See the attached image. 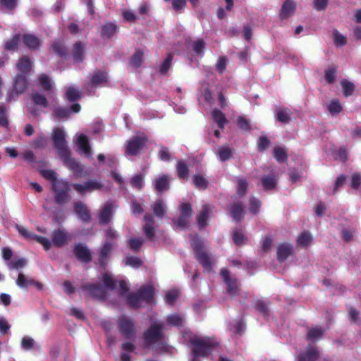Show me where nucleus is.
<instances>
[{"label": "nucleus", "mask_w": 361, "mask_h": 361, "mask_svg": "<svg viewBox=\"0 0 361 361\" xmlns=\"http://www.w3.org/2000/svg\"><path fill=\"white\" fill-rule=\"evenodd\" d=\"M114 204L111 202L105 203L99 214V221L100 224H108L113 216Z\"/></svg>", "instance_id": "13"}, {"label": "nucleus", "mask_w": 361, "mask_h": 361, "mask_svg": "<svg viewBox=\"0 0 361 361\" xmlns=\"http://www.w3.org/2000/svg\"><path fill=\"white\" fill-rule=\"evenodd\" d=\"M102 281L105 286L109 289L119 288V294L125 298L128 303L132 307H139L142 301L150 302L154 295V288L148 285L141 288L137 294L128 295L127 285L125 281H117L114 280L111 275L104 274L102 276Z\"/></svg>", "instance_id": "1"}, {"label": "nucleus", "mask_w": 361, "mask_h": 361, "mask_svg": "<svg viewBox=\"0 0 361 361\" xmlns=\"http://www.w3.org/2000/svg\"><path fill=\"white\" fill-rule=\"evenodd\" d=\"M145 144L143 137H135L127 142L126 153L128 155H137Z\"/></svg>", "instance_id": "11"}, {"label": "nucleus", "mask_w": 361, "mask_h": 361, "mask_svg": "<svg viewBox=\"0 0 361 361\" xmlns=\"http://www.w3.org/2000/svg\"><path fill=\"white\" fill-rule=\"evenodd\" d=\"M53 243L58 247H61L66 244L68 241V234L61 230L54 231L52 233Z\"/></svg>", "instance_id": "19"}, {"label": "nucleus", "mask_w": 361, "mask_h": 361, "mask_svg": "<svg viewBox=\"0 0 361 361\" xmlns=\"http://www.w3.org/2000/svg\"><path fill=\"white\" fill-rule=\"evenodd\" d=\"M65 95L67 100L69 102H73L80 98L81 93L78 90L70 86L66 88Z\"/></svg>", "instance_id": "33"}, {"label": "nucleus", "mask_w": 361, "mask_h": 361, "mask_svg": "<svg viewBox=\"0 0 361 361\" xmlns=\"http://www.w3.org/2000/svg\"><path fill=\"white\" fill-rule=\"evenodd\" d=\"M169 188V177L164 175L155 180V188L157 190L162 192Z\"/></svg>", "instance_id": "26"}, {"label": "nucleus", "mask_w": 361, "mask_h": 361, "mask_svg": "<svg viewBox=\"0 0 361 361\" xmlns=\"http://www.w3.org/2000/svg\"><path fill=\"white\" fill-rule=\"evenodd\" d=\"M323 334L324 330L320 328H311L308 330L307 337L310 340L315 341L319 339Z\"/></svg>", "instance_id": "45"}, {"label": "nucleus", "mask_w": 361, "mask_h": 361, "mask_svg": "<svg viewBox=\"0 0 361 361\" xmlns=\"http://www.w3.org/2000/svg\"><path fill=\"white\" fill-rule=\"evenodd\" d=\"M116 31V27L114 23H108L102 28V35L104 37H111Z\"/></svg>", "instance_id": "37"}, {"label": "nucleus", "mask_w": 361, "mask_h": 361, "mask_svg": "<svg viewBox=\"0 0 361 361\" xmlns=\"http://www.w3.org/2000/svg\"><path fill=\"white\" fill-rule=\"evenodd\" d=\"M76 257L82 262H87L91 259L90 250L82 245H78L75 247Z\"/></svg>", "instance_id": "22"}, {"label": "nucleus", "mask_w": 361, "mask_h": 361, "mask_svg": "<svg viewBox=\"0 0 361 361\" xmlns=\"http://www.w3.org/2000/svg\"><path fill=\"white\" fill-rule=\"evenodd\" d=\"M32 99L35 104H36L37 105L41 106L42 107H47L48 106V102L47 100V98L41 94H33Z\"/></svg>", "instance_id": "50"}, {"label": "nucleus", "mask_w": 361, "mask_h": 361, "mask_svg": "<svg viewBox=\"0 0 361 361\" xmlns=\"http://www.w3.org/2000/svg\"><path fill=\"white\" fill-rule=\"evenodd\" d=\"M192 212V207L190 204H181L180 216L175 222L176 226L180 229L187 228L190 224Z\"/></svg>", "instance_id": "9"}, {"label": "nucleus", "mask_w": 361, "mask_h": 361, "mask_svg": "<svg viewBox=\"0 0 361 361\" xmlns=\"http://www.w3.org/2000/svg\"><path fill=\"white\" fill-rule=\"evenodd\" d=\"M52 139L65 165L72 171L75 178L82 177L83 176L82 169L70 155V152L65 140L64 131L59 128L54 129L53 131Z\"/></svg>", "instance_id": "2"}, {"label": "nucleus", "mask_w": 361, "mask_h": 361, "mask_svg": "<svg viewBox=\"0 0 361 361\" xmlns=\"http://www.w3.org/2000/svg\"><path fill=\"white\" fill-rule=\"evenodd\" d=\"M190 342L192 345V354L194 358L199 356H207L218 345V341L212 338L201 337L193 335L190 338Z\"/></svg>", "instance_id": "3"}, {"label": "nucleus", "mask_w": 361, "mask_h": 361, "mask_svg": "<svg viewBox=\"0 0 361 361\" xmlns=\"http://www.w3.org/2000/svg\"><path fill=\"white\" fill-rule=\"evenodd\" d=\"M293 253V247L288 243H281L277 247V257L281 262H283Z\"/></svg>", "instance_id": "17"}, {"label": "nucleus", "mask_w": 361, "mask_h": 361, "mask_svg": "<svg viewBox=\"0 0 361 361\" xmlns=\"http://www.w3.org/2000/svg\"><path fill=\"white\" fill-rule=\"evenodd\" d=\"M218 155L219 159L222 161H226L231 157L232 151L228 147H221L219 149Z\"/></svg>", "instance_id": "49"}, {"label": "nucleus", "mask_w": 361, "mask_h": 361, "mask_svg": "<svg viewBox=\"0 0 361 361\" xmlns=\"http://www.w3.org/2000/svg\"><path fill=\"white\" fill-rule=\"evenodd\" d=\"M204 45L205 43L202 39L195 41L192 44L194 51L197 54H200L203 51Z\"/></svg>", "instance_id": "64"}, {"label": "nucleus", "mask_w": 361, "mask_h": 361, "mask_svg": "<svg viewBox=\"0 0 361 361\" xmlns=\"http://www.w3.org/2000/svg\"><path fill=\"white\" fill-rule=\"evenodd\" d=\"M341 85L345 97L350 96L353 93L355 85L353 82L344 79L341 81Z\"/></svg>", "instance_id": "39"}, {"label": "nucleus", "mask_w": 361, "mask_h": 361, "mask_svg": "<svg viewBox=\"0 0 361 361\" xmlns=\"http://www.w3.org/2000/svg\"><path fill=\"white\" fill-rule=\"evenodd\" d=\"M318 357V352L317 350L311 347L307 349V352L304 354H302L300 356V361H314Z\"/></svg>", "instance_id": "32"}, {"label": "nucleus", "mask_w": 361, "mask_h": 361, "mask_svg": "<svg viewBox=\"0 0 361 361\" xmlns=\"http://www.w3.org/2000/svg\"><path fill=\"white\" fill-rule=\"evenodd\" d=\"M143 52L137 51L131 57L130 66L133 68H137L141 66L143 59Z\"/></svg>", "instance_id": "43"}, {"label": "nucleus", "mask_w": 361, "mask_h": 361, "mask_svg": "<svg viewBox=\"0 0 361 361\" xmlns=\"http://www.w3.org/2000/svg\"><path fill=\"white\" fill-rule=\"evenodd\" d=\"M212 116L214 121L218 124L220 128L224 127L225 123L227 122L224 114L219 111L214 109L212 111Z\"/></svg>", "instance_id": "34"}, {"label": "nucleus", "mask_w": 361, "mask_h": 361, "mask_svg": "<svg viewBox=\"0 0 361 361\" xmlns=\"http://www.w3.org/2000/svg\"><path fill=\"white\" fill-rule=\"evenodd\" d=\"M74 211L79 218L84 222H89L91 219L90 212L87 205L82 202H76L73 204Z\"/></svg>", "instance_id": "12"}, {"label": "nucleus", "mask_w": 361, "mask_h": 361, "mask_svg": "<svg viewBox=\"0 0 361 361\" xmlns=\"http://www.w3.org/2000/svg\"><path fill=\"white\" fill-rule=\"evenodd\" d=\"M125 263L126 265H129L132 267L137 268L141 265L142 261L139 258L135 257H127L126 258Z\"/></svg>", "instance_id": "57"}, {"label": "nucleus", "mask_w": 361, "mask_h": 361, "mask_svg": "<svg viewBox=\"0 0 361 361\" xmlns=\"http://www.w3.org/2000/svg\"><path fill=\"white\" fill-rule=\"evenodd\" d=\"M212 211L210 205H204L197 216V223L200 228H203L207 225V220L209 217V214Z\"/></svg>", "instance_id": "20"}, {"label": "nucleus", "mask_w": 361, "mask_h": 361, "mask_svg": "<svg viewBox=\"0 0 361 361\" xmlns=\"http://www.w3.org/2000/svg\"><path fill=\"white\" fill-rule=\"evenodd\" d=\"M327 109L331 114L334 115L340 113L343 107L338 100L333 99L328 104Z\"/></svg>", "instance_id": "40"}, {"label": "nucleus", "mask_w": 361, "mask_h": 361, "mask_svg": "<svg viewBox=\"0 0 361 361\" xmlns=\"http://www.w3.org/2000/svg\"><path fill=\"white\" fill-rule=\"evenodd\" d=\"M312 236L308 232L302 233L297 239V243L299 246H307L311 243Z\"/></svg>", "instance_id": "42"}, {"label": "nucleus", "mask_w": 361, "mask_h": 361, "mask_svg": "<svg viewBox=\"0 0 361 361\" xmlns=\"http://www.w3.org/2000/svg\"><path fill=\"white\" fill-rule=\"evenodd\" d=\"M167 322L170 324L176 326H179L183 324V319L180 316L176 314H172L169 316L167 318Z\"/></svg>", "instance_id": "59"}, {"label": "nucleus", "mask_w": 361, "mask_h": 361, "mask_svg": "<svg viewBox=\"0 0 361 361\" xmlns=\"http://www.w3.org/2000/svg\"><path fill=\"white\" fill-rule=\"evenodd\" d=\"M111 245L106 242L104 245L103 247L100 250L99 252V261L101 264L104 263L105 259L107 257V256L109 255L111 250Z\"/></svg>", "instance_id": "48"}, {"label": "nucleus", "mask_w": 361, "mask_h": 361, "mask_svg": "<svg viewBox=\"0 0 361 361\" xmlns=\"http://www.w3.org/2000/svg\"><path fill=\"white\" fill-rule=\"evenodd\" d=\"M152 209L156 216L158 217H162L165 212V207L162 200L157 201L152 205Z\"/></svg>", "instance_id": "47"}, {"label": "nucleus", "mask_w": 361, "mask_h": 361, "mask_svg": "<svg viewBox=\"0 0 361 361\" xmlns=\"http://www.w3.org/2000/svg\"><path fill=\"white\" fill-rule=\"evenodd\" d=\"M221 275L227 284L228 293L232 295L236 294L238 285L235 279L230 278L229 271L227 269H222L221 271Z\"/></svg>", "instance_id": "16"}, {"label": "nucleus", "mask_w": 361, "mask_h": 361, "mask_svg": "<svg viewBox=\"0 0 361 361\" xmlns=\"http://www.w3.org/2000/svg\"><path fill=\"white\" fill-rule=\"evenodd\" d=\"M16 228L20 233L21 236L26 238L28 240L37 241L39 244H41L45 250H49L51 247L50 240L44 237L39 236L35 235V233L30 232L26 228L20 225H16Z\"/></svg>", "instance_id": "8"}, {"label": "nucleus", "mask_w": 361, "mask_h": 361, "mask_svg": "<svg viewBox=\"0 0 361 361\" xmlns=\"http://www.w3.org/2000/svg\"><path fill=\"white\" fill-rule=\"evenodd\" d=\"M8 125V118L6 110L3 105H0V126L7 127Z\"/></svg>", "instance_id": "53"}, {"label": "nucleus", "mask_w": 361, "mask_h": 361, "mask_svg": "<svg viewBox=\"0 0 361 361\" xmlns=\"http://www.w3.org/2000/svg\"><path fill=\"white\" fill-rule=\"evenodd\" d=\"M84 290L88 296L97 298H102L104 297V289L101 286L94 284H88L84 286Z\"/></svg>", "instance_id": "15"}, {"label": "nucleus", "mask_w": 361, "mask_h": 361, "mask_svg": "<svg viewBox=\"0 0 361 361\" xmlns=\"http://www.w3.org/2000/svg\"><path fill=\"white\" fill-rule=\"evenodd\" d=\"M54 114L58 118H65L69 116L70 110L65 108H56L54 109Z\"/></svg>", "instance_id": "56"}, {"label": "nucleus", "mask_w": 361, "mask_h": 361, "mask_svg": "<svg viewBox=\"0 0 361 361\" xmlns=\"http://www.w3.org/2000/svg\"><path fill=\"white\" fill-rule=\"evenodd\" d=\"M171 61H172V55L169 54L166 59L164 60L163 63L160 66V72L161 73H166L171 66Z\"/></svg>", "instance_id": "61"}, {"label": "nucleus", "mask_w": 361, "mask_h": 361, "mask_svg": "<svg viewBox=\"0 0 361 361\" xmlns=\"http://www.w3.org/2000/svg\"><path fill=\"white\" fill-rule=\"evenodd\" d=\"M52 189L55 192L54 201L56 204H63L71 200L68 195L71 187L68 181L60 180L54 184Z\"/></svg>", "instance_id": "6"}, {"label": "nucleus", "mask_w": 361, "mask_h": 361, "mask_svg": "<svg viewBox=\"0 0 361 361\" xmlns=\"http://www.w3.org/2000/svg\"><path fill=\"white\" fill-rule=\"evenodd\" d=\"M145 225L143 227L145 235L150 240H154V228L153 218L149 215L145 216Z\"/></svg>", "instance_id": "21"}, {"label": "nucleus", "mask_w": 361, "mask_h": 361, "mask_svg": "<svg viewBox=\"0 0 361 361\" xmlns=\"http://www.w3.org/2000/svg\"><path fill=\"white\" fill-rule=\"evenodd\" d=\"M336 72V68L334 66H329L326 68L324 72V78L326 82L331 84L335 81Z\"/></svg>", "instance_id": "38"}, {"label": "nucleus", "mask_w": 361, "mask_h": 361, "mask_svg": "<svg viewBox=\"0 0 361 361\" xmlns=\"http://www.w3.org/2000/svg\"><path fill=\"white\" fill-rule=\"evenodd\" d=\"M23 41L25 44L30 49H36L41 44L40 40L32 35H25Z\"/></svg>", "instance_id": "27"}, {"label": "nucleus", "mask_w": 361, "mask_h": 361, "mask_svg": "<svg viewBox=\"0 0 361 361\" xmlns=\"http://www.w3.org/2000/svg\"><path fill=\"white\" fill-rule=\"evenodd\" d=\"M39 84L45 91L48 92H51L54 87L51 79L45 74H41L39 76Z\"/></svg>", "instance_id": "30"}, {"label": "nucleus", "mask_w": 361, "mask_h": 361, "mask_svg": "<svg viewBox=\"0 0 361 361\" xmlns=\"http://www.w3.org/2000/svg\"><path fill=\"white\" fill-rule=\"evenodd\" d=\"M191 245L195 251V257L202 265L207 272L212 270V265L215 262L214 259L210 258L202 250V243L197 237L190 238Z\"/></svg>", "instance_id": "4"}, {"label": "nucleus", "mask_w": 361, "mask_h": 361, "mask_svg": "<svg viewBox=\"0 0 361 361\" xmlns=\"http://www.w3.org/2000/svg\"><path fill=\"white\" fill-rule=\"evenodd\" d=\"M334 42L338 46H343L346 44V38L337 30L333 32Z\"/></svg>", "instance_id": "55"}, {"label": "nucleus", "mask_w": 361, "mask_h": 361, "mask_svg": "<svg viewBox=\"0 0 361 361\" xmlns=\"http://www.w3.org/2000/svg\"><path fill=\"white\" fill-rule=\"evenodd\" d=\"M72 186L80 195H85L101 189L102 185L96 180H89L84 183H73Z\"/></svg>", "instance_id": "10"}, {"label": "nucleus", "mask_w": 361, "mask_h": 361, "mask_svg": "<svg viewBox=\"0 0 361 361\" xmlns=\"http://www.w3.org/2000/svg\"><path fill=\"white\" fill-rule=\"evenodd\" d=\"M274 157L279 162H283L287 159L286 150L280 147H276L274 149Z\"/></svg>", "instance_id": "44"}, {"label": "nucleus", "mask_w": 361, "mask_h": 361, "mask_svg": "<svg viewBox=\"0 0 361 361\" xmlns=\"http://www.w3.org/2000/svg\"><path fill=\"white\" fill-rule=\"evenodd\" d=\"M76 142L81 153L87 157H91V147L87 137L83 134H80L77 135Z\"/></svg>", "instance_id": "14"}, {"label": "nucleus", "mask_w": 361, "mask_h": 361, "mask_svg": "<svg viewBox=\"0 0 361 361\" xmlns=\"http://www.w3.org/2000/svg\"><path fill=\"white\" fill-rule=\"evenodd\" d=\"M193 183L199 188L207 187V180L201 176L196 175L193 177Z\"/></svg>", "instance_id": "63"}, {"label": "nucleus", "mask_w": 361, "mask_h": 361, "mask_svg": "<svg viewBox=\"0 0 361 361\" xmlns=\"http://www.w3.org/2000/svg\"><path fill=\"white\" fill-rule=\"evenodd\" d=\"M179 292L177 290H171L166 294V302L169 304H172L176 299L178 297Z\"/></svg>", "instance_id": "58"}, {"label": "nucleus", "mask_w": 361, "mask_h": 361, "mask_svg": "<svg viewBox=\"0 0 361 361\" xmlns=\"http://www.w3.org/2000/svg\"><path fill=\"white\" fill-rule=\"evenodd\" d=\"M164 325L161 322H155L144 333V343L146 346L154 344L163 339Z\"/></svg>", "instance_id": "5"}, {"label": "nucleus", "mask_w": 361, "mask_h": 361, "mask_svg": "<svg viewBox=\"0 0 361 361\" xmlns=\"http://www.w3.org/2000/svg\"><path fill=\"white\" fill-rule=\"evenodd\" d=\"M35 281L25 274L20 273L16 280V284L20 288H27L28 286L34 283Z\"/></svg>", "instance_id": "35"}, {"label": "nucleus", "mask_w": 361, "mask_h": 361, "mask_svg": "<svg viewBox=\"0 0 361 361\" xmlns=\"http://www.w3.org/2000/svg\"><path fill=\"white\" fill-rule=\"evenodd\" d=\"M20 41V35H15L11 39L7 41L5 44V48L7 50H15L17 48Z\"/></svg>", "instance_id": "51"}, {"label": "nucleus", "mask_w": 361, "mask_h": 361, "mask_svg": "<svg viewBox=\"0 0 361 361\" xmlns=\"http://www.w3.org/2000/svg\"><path fill=\"white\" fill-rule=\"evenodd\" d=\"M17 68L19 73L26 74L29 73L31 69V62L29 59L25 56L20 59L18 62L16 63Z\"/></svg>", "instance_id": "25"}, {"label": "nucleus", "mask_w": 361, "mask_h": 361, "mask_svg": "<svg viewBox=\"0 0 361 361\" xmlns=\"http://www.w3.org/2000/svg\"><path fill=\"white\" fill-rule=\"evenodd\" d=\"M290 115L291 112L287 108L278 107L276 109V118L281 123H288L290 120Z\"/></svg>", "instance_id": "24"}, {"label": "nucleus", "mask_w": 361, "mask_h": 361, "mask_svg": "<svg viewBox=\"0 0 361 361\" xmlns=\"http://www.w3.org/2000/svg\"><path fill=\"white\" fill-rule=\"evenodd\" d=\"M261 183L264 190H272L276 185L277 179L274 176H264Z\"/></svg>", "instance_id": "28"}, {"label": "nucleus", "mask_w": 361, "mask_h": 361, "mask_svg": "<svg viewBox=\"0 0 361 361\" xmlns=\"http://www.w3.org/2000/svg\"><path fill=\"white\" fill-rule=\"evenodd\" d=\"M178 174L180 178H185L188 176V168L185 164L182 161H178L177 164Z\"/></svg>", "instance_id": "60"}, {"label": "nucleus", "mask_w": 361, "mask_h": 361, "mask_svg": "<svg viewBox=\"0 0 361 361\" xmlns=\"http://www.w3.org/2000/svg\"><path fill=\"white\" fill-rule=\"evenodd\" d=\"M143 240L140 238H131L129 240V246L133 250H138L142 245Z\"/></svg>", "instance_id": "62"}, {"label": "nucleus", "mask_w": 361, "mask_h": 361, "mask_svg": "<svg viewBox=\"0 0 361 361\" xmlns=\"http://www.w3.org/2000/svg\"><path fill=\"white\" fill-rule=\"evenodd\" d=\"M27 82L24 74L18 73L15 79L14 90L17 94L22 93L27 88Z\"/></svg>", "instance_id": "23"}, {"label": "nucleus", "mask_w": 361, "mask_h": 361, "mask_svg": "<svg viewBox=\"0 0 361 361\" xmlns=\"http://www.w3.org/2000/svg\"><path fill=\"white\" fill-rule=\"evenodd\" d=\"M248 187L247 181L243 178H237V194L242 197L245 195Z\"/></svg>", "instance_id": "41"}, {"label": "nucleus", "mask_w": 361, "mask_h": 361, "mask_svg": "<svg viewBox=\"0 0 361 361\" xmlns=\"http://www.w3.org/2000/svg\"><path fill=\"white\" fill-rule=\"evenodd\" d=\"M40 173L44 178L51 182L52 188L55 183L60 182V180L57 179L56 173L52 170H42Z\"/></svg>", "instance_id": "46"}, {"label": "nucleus", "mask_w": 361, "mask_h": 361, "mask_svg": "<svg viewBox=\"0 0 361 361\" xmlns=\"http://www.w3.org/2000/svg\"><path fill=\"white\" fill-rule=\"evenodd\" d=\"M250 210L253 214H256L258 213L259 207L261 206V202L259 200L255 197H252L250 200Z\"/></svg>", "instance_id": "54"}, {"label": "nucleus", "mask_w": 361, "mask_h": 361, "mask_svg": "<svg viewBox=\"0 0 361 361\" xmlns=\"http://www.w3.org/2000/svg\"><path fill=\"white\" fill-rule=\"evenodd\" d=\"M295 4L290 0H286L282 5L280 18L281 19H286L293 16L295 11Z\"/></svg>", "instance_id": "18"}, {"label": "nucleus", "mask_w": 361, "mask_h": 361, "mask_svg": "<svg viewBox=\"0 0 361 361\" xmlns=\"http://www.w3.org/2000/svg\"><path fill=\"white\" fill-rule=\"evenodd\" d=\"M35 340L29 336H24L21 340V348L29 350L34 347Z\"/></svg>", "instance_id": "52"}, {"label": "nucleus", "mask_w": 361, "mask_h": 361, "mask_svg": "<svg viewBox=\"0 0 361 361\" xmlns=\"http://www.w3.org/2000/svg\"><path fill=\"white\" fill-rule=\"evenodd\" d=\"M230 213L236 221L241 220L244 216V210L239 204H234L230 207Z\"/></svg>", "instance_id": "29"}, {"label": "nucleus", "mask_w": 361, "mask_h": 361, "mask_svg": "<svg viewBox=\"0 0 361 361\" xmlns=\"http://www.w3.org/2000/svg\"><path fill=\"white\" fill-rule=\"evenodd\" d=\"M108 80V75L106 73L97 71L92 77L91 82L94 85L104 84Z\"/></svg>", "instance_id": "31"}, {"label": "nucleus", "mask_w": 361, "mask_h": 361, "mask_svg": "<svg viewBox=\"0 0 361 361\" xmlns=\"http://www.w3.org/2000/svg\"><path fill=\"white\" fill-rule=\"evenodd\" d=\"M118 326L120 333L127 338L135 336L136 328L134 321L130 317L122 316L118 319Z\"/></svg>", "instance_id": "7"}, {"label": "nucleus", "mask_w": 361, "mask_h": 361, "mask_svg": "<svg viewBox=\"0 0 361 361\" xmlns=\"http://www.w3.org/2000/svg\"><path fill=\"white\" fill-rule=\"evenodd\" d=\"M84 47L81 43H75L73 50V57L75 62H80L82 60Z\"/></svg>", "instance_id": "36"}]
</instances>
